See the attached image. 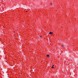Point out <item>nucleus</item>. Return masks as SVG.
<instances>
[{
    "label": "nucleus",
    "mask_w": 78,
    "mask_h": 78,
    "mask_svg": "<svg viewBox=\"0 0 78 78\" xmlns=\"http://www.w3.org/2000/svg\"><path fill=\"white\" fill-rule=\"evenodd\" d=\"M49 34H53V33L51 32H50V33H49Z\"/></svg>",
    "instance_id": "nucleus-1"
},
{
    "label": "nucleus",
    "mask_w": 78,
    "mask_h": 78,
    "mask_svg": "<svg viewBox=\"0 0 78 78\" xmlns=\"http://www.w3.org/2000/svg\"><path fill=\"white\" fill-rule=\"evenodd\" d=\"M47 57H48L49 58V57H50V55H47Z\"/></svg>",
    "instance_id": "nucleus-2"
},
{
    "label": "nucleus",
    "mask_w": 78,
    "mask_h": 78,
    "mask_svg": "<svg viewBox=\"0 0 78 78\" xmlns=\"http://www.w3.org/2000/svg\"><path fill=\"white\" fill-rule=\"evenodd\" d=\"M51 5H52V3H51Z\"/></svg>",
    "instance_id": "nucleus-5"
},
{
    "label": "nucleus",
    "mask_w": 78,
    "mask_h": 78,
    "mask_svg": "<svg viewBox=\"0 0 78 78\" xmlns=\"http://www.w3.org/2000/svg\"><path fill=\"white\" fill-rule=\"evenodd\" d=\"M14 33H15V31H14Z\"/></svg>",
    "instance_id": "nucleus-6"
},
{
    "label": "nucleus",
    "mask_w": 78,
    "mask_h": 78,
    "mask_svg": "<svg viewBox=\"0 0 78 78\" xmlns=\"http://www.w3.org/2000/svg\"><path fill=\"white\" fill-rule=\"evenodd\" d=\"M54 66V65H53L52 67V69H54L55 68V67H53Z\"/></svg>",
    "instance_id": "nucleus-3"
},
{
    "label": "nucleus",
    "mask_w": 78,
    "mask_h": 78,
    "mask_svg": "<svg viewBox=\"0 0 78 78\" xmlns=\"http://www.w3.org/2000/svg\"><path fill=\"white\" fill-rule=\"evenodd\" d=\"M62 47L64 48V46L62 44Z\"/></svg>",
    "instance_id": "nucleus-4"
}]
</instances>
